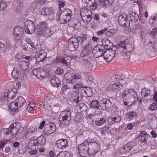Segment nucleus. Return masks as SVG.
<instances>
[{"mask_svg": "<svg viewBox=\"0 0 157 157\" xmlns=\"http://www.w3.org/2000/svg\"><path fill=\"white\" fill-rule=\"evenodd\" d=\"M87 35L83 34L82 37L78 36L76 38L78 42L80 44L82 47L85 46L82 49L80 55L82 57L87 56L90 52L92 50L91 46V41L87 37Z\"/></svg>", "mask_w": 157, "mask_h": 157, "instance_id": "nucleus-1", "label": "nucleus"}, {"mask_svg": "<svg viewBox=\"0 0 157 157\" xmlns=\"http://www.w3.org/2000/svg\"><path fill=\"white\" fill-rule=\"evenodd\" d=\"M137 96L136 91L133 89H127L122 95L123 101L124 105L130 106Z\"/></svg>", "mask_w": 157, "mask_h": 157, "instance_id": "nucleus-2", "label": "nucleus"}, {"mask_svg": "<svg viewBox=\"0 0 157 157\" xmlns=\"http://www.w3.org/2000/svg\"><path fill=\"white\" fill-rule=\"evenodd\" d=\"M71 112L69 111L64 110L61 113L59 117L60 126H67L69 124L71 120Z\"/></svg>", "mask_w": 157, "mask_h": 157, "instance_id": "nucleus-3", "label": "nucleus"}, {"mask_svg": "<svg viewBox=\"0 0 157 157\" xmlns=\"http://www.w3.org/2000/svg\"><path fill=\"white\" fill-rule=\"evenodd\" d=\"M72 12L69 9H65L63 11V14L59 18V21L61 24H65L69 21L71 18Z\"/></svg>", "mask_w": 157, "mask_h": 157, "instance_id": "nucleus-4", "label": "nucleus"}, {"mask_svg": "<svg viewBox=\"0 0 157 157\" xmlns=\"http://www.w3.org/2000/svg\"><path fill=\"white\" fill-rule=\"evenodd\" d=\"M25 102V100L21 96L18 97L15 102H12L10 105V108L11 111H14L16 108H19L23 105Z\"/></svg>", "mask_w": 157, "mask_h": 157, "instance_id": "nucleus-5", "label": "nucleus"}, {"mask_svg": "<svg viewBox=\"0 0 157 157\" xmlns=\"http://www.w3.org/2000/svg\"><path fill=\"white\" fill-rule=\"evenodd\" d=\"M24 25L25 31L26 33L31 35L34 33L35 27V24L33 21L28 20L25 22Z\"/></svg>", "mask_w": 157, "mask_h": 157, "instance_id": "nucleus-6", "label": "nucleus"}, {"mask_svg": "<svg viewBox=\"0 0 157 157\" xmlns=\"http://www.w3.org/2000/svg\"><path fill=\"white\" fill-rule=\"evenodd\" d=\"M90 146L86 144L85 142L79 145L78 146V150L80 155H90Z\"/></svg>", "mask_w": 157, "mask_h": 157, "instance_id": "nucleus-7", "label": "nucleus"}, {"mask_svg": "<svg viewBox=\"0 0 157 157\" xmlns=\"http://www.w3.org/2000/svg\"><path fill=\"white\" fill-rule=\"evenodd\" d=\"M116 53V51L112 49L106 50L104 51L103 56L107 62H109L113 60Z\"/></svg>", "mask_w": 157, "mask_h": 157, "instance_id": "nucleus-8", "label": "nucleus"}, {"mask_svg": "<svg viewBox=\"0 0 157 157\" xmlns=\"http://www.w3.org/2000/svg\"><path fill=\"white\" fill-rule=\"evenodd\" d=\"M79 46L76 38L73 37L69 39V43L68 48L69 50L71 52L76 50Z\"/></svg>", "mask_w": 157, "mask_h": 157, "instance_id": "nucleus-9", "label": "nucleus"}, {"mask_svg": "<svg viewBox=\"0 0 157 157\" xmlns=\"http://www.w3.org/2000/svg\"><path fill=\"white\" fill-rule=\"evenodd\" d=\"M101 108L102 110L109 109L112 107V102L109 99L103 98L100 101Z\"/></svg>", "mask_w": 157, "mask_h": 157, "instance_id": "nucleus-10", "label": "nucleus"}, {"mask_svg": "<svg viewBox=\"0 0 157 157\" xmlns=\"http://www.w3.org/2000/svg\"><path fill=\"white\" fill-rule=\"evenodd\" d=\"M118 20L119 24L123 27H128L130 25V21L128 19L126 14H123L119 15L118 17Z\"/></svg>", "mask_w": 157, "mask_h": 157, "instance_id": "nucleus-11", "label": "nucleus"}, {"mask_svg": "<svg viewBox=\"0 0 157 157\" xmlns=\"http://www.w3.org/2000/svg\"><path fill=\"white\" fill-rule=\"evenodd\" d=\"M104 47L101 45H97L94 48L93 52L94 56L96 58L101 56L104 52Z\"/></svg>", "mask_w": 157, "mask_h": 157, "instance_id": "nucleus-12", "label": "nucleus"}, {"mask_svg": "<svg viewBox=\"0 0 157 157\" xmlns=\"http://www.w3.org/2000/svg\"><path fill=\"white\" fill-rule=\"evenodd\" d=\"M150 93V91L147 88H144L142 90L141 96L143 101H147L151 99L152 96Z\"/></svg>", "mask_w": 157, "mask_h": 157, "instance_id": "nucleus-13", "label": "nucleus"}, {"mask_svg": "<svg viewBox=\"0 0 157 157\" xmlns=\"http://www.w3.org/2000/svg\"><path fill=\"white\" fill-rule=\"evenodd\" d=\"M40 13L43 15H46L48 17H53L54 16V11L51 7H44L40 10Z\"/></svg>", "mask_w": 157, "mask_h": 157, "instance_id": "nucleus-14", "label": "nucleus"}, {"mask_svg": "<svg viewBox=\"0 0 157 157\" xmlns=\"http://www.w3.org/2000/svg\"><path fill=\"white\" fill-rule=\"evenodd\" d=\"M19 130V129L15 127L13 124H11L8 128L4 129V132L6 135L10 134L11 135L9 136H11L16 135L17 132H18Z\"/></svg>", "mask_w": 157, "mask_h": 157, "instance_id": "nucleus-15", "label": "nucleus"}, {"mask_svg": "<svg viewBox=\"0 0 157 157\" xmlns=\"http://www.w3.org/2000/svg\"><path fill=\"white\" fill-rule=\"evenodd\" d=\"M88 96V95H87ZM88 100L86 102L88 104L89 103V105L90 108L94 109H96L100 110L101 108L100 103L96 100H92L91 98H90V97H88Z\"/></svg>", "mask_w": 157, "mask_h": 157, "instance_id": "nucleus-16", "label": "nucleus"}, {"mask_svg": "<svg viewBox=\"0 0 157 157\" xmlns=\"http://www.w3.org/2000/svg\"><path fill=\"white\" fill-rule=\"evenodd\" d=\"M48 23L47 21L40 22L37 26L36 30L37 35H40L43 33L42 32L44 30L47 28Z\"/></svg>", "mask_w": 157, "mask_h": 157, "instance_id": "nucleus-17", "label": "nucleus"}, {"mask_svg": "<svg viewBox=\"0 0 157 157\" xmlns=\"http://www.w3.org/2000/svg\"><path fill=\"white\" fill-rule=\"evenodd\" d=\"M90 155L92 156H94L100 150L98 144L96 142L92 143L90 145Z\"/></svg>", "mask_w": 157, "mask_h": 157, "instance_id": "nucleus-18", "label": "nucleus"}, {"mask_svg": "<svg viewBox=\"0 0 157 157\" xmlns=\"http://www.w3.org/2000/svg\"><path fill=\"white\" fill-rule=\"evenodd\" d=\"M47 128L44 130V133L46 134H50L55 131L56 127L55 124L49 123L46 124Z\"/></svg>", "mask_w": 157, "mask_h": 157, "instance_id": "nucleus-19", "label": "nucleus"}, {"mask_svg": "<svg viewBox=\"0 0 157 157\" xmlns=\"http://www.w3.org/2000/svg\"><path fill=\"white\" fill-rule=\"evenodd\" d=\"M55 61L57 63H61L63 65L68 66L70 61L68 57H66L63 58L59 57L56 58Z\"/></svg>", "mask_w": 157, "mask_h": 157, "instance_id": "nucleus-20", "label": "nucleus"}, {"mask_svg": "<svg viewBox=\"0 0 157 157\" xmlns=\"http://www.w3.org/2000/svg\"><path fill=\"white\" fill-rule=\"evenodd\" d=\"M58 147L61 149H63L68 146L67 140L63 139H61L57 140L56 142Z\"/></svg>", "mask_w": 157, "mask_h": 157, "instance_id": "nucleus-21", "label": "nucleus"}, {"mask_svg": "<svg viewBox=\"0 0 157 157\" xmlns=\"http://www.w3.org/2000/svg\"><path fill=\"white\" fill-rule=\"evenodd\" d=\"M79 92L77 91H75L72 92L71 96V100L78 104L80 101L79 98Z\"/></svg>", "mask_w": 157, "mask_h": 157, "instance_id": "nucleus-22", "label": "nucleus"}, {"mask_svg": "<svg viewBox=\"0 0 157 157\" xmlns=\"http://www.w3.org/2000/svg\"><path fill=\"white\" fill-rule=\"evenodd\" d=\"M122 87L121 85L117 84L116 83L110 85L107 88V90L109 91H118L120 90L121 87Z\"/></svg>", "mask_w": 157, "mask_h": 157, "instance_id": "nucleus-23", "label": "nucleus"}, {"mask_svg": "<svg viewBox=\"0 0 157 157\" xmlns=\"http://www.w3.org/2000/svg\"><path fill=\"white\" fill-rule=\"evenodd\" d=\"M44 52V51H42V53L40 52L36 53V60L37 62H43L44 60L46 58V54Z\"/></svg>", "mask_w": 157, "mask_h": 157, "instance_id": "nucleus-24", "label": "nucleus"}, {"mask_svg": "<svg viewBox=\"0 0 157 157\" xmlns=\"http://www.w3.org/2000/svg\"><path fill=\"white\" fill-rule=\"evenodd\" d=\"M16 93L13 90L7 91L5 94L4 96L5 99H6L8 101L12 100L15 97Z\"/></svg>", "mask_w": 157, "mask_h": 157, "instance_id": "nucleus-25", "label": "nucleus"}, {"mask_svg": "<svg viewBox=\"0 0 157 157\" xmlns=\"http://www.w3.org/2000/svg\"><path fill=\"white\" fill-rule=\"evenodd\" d=\"M15 59L16 61H22V59H25L28 62L30 61L32 59L30 56H27L25 55H23L22 54H17L15 56Z\"/></svg>", "mask_w": 157, "mask_h": 157, "instance_id": "nucleus-26", "label": "nucleus"}, {"mask_svg": "<svg viewBox=\"0 0 157 157\" xmlns=\"http://www.w3.org/2000/svg\"><path fill=\"white\" fill-rule=\"evenodd\" d=\"M129 18L132 22L134 23H136L139 20V15L136 12H132L129 14Z\"/></svg>", "mask_w": 157, "mask_h": 157, "instance_id": "nucleus-27", "label": "nucleus"}, {"mask_svg": "<svg viewBox=\"0 0 157 157\" xmlns=\"http://www.w3.org/2000/svg\"><path fill=\"white\" fill-rule=\"evenodd\" d=\"M51 83L52 86L58 87L61 85V81L58 78L55 77H53L51 80Z\"/></svg>", "mask_w": 157, "mask_h": 157, "instance_id": "nucleus-28", "label": "nucleus"}, {"mask_svg": "<svg viewBox=\"0 0 157 157\" xmlns=\"http://www.w3.org/2000/svg\"><path fill=\"white\" fill-rule=\"evenodd\" d=\"M64 78L66 80V83L74 84L73 74L70 73H66L64 75Z\"/></svg>", "mask_w": 157, "mask_h": 157, "instance_id": "nucleus-29", "label": "nucleus"}, {"mask_svg": "<svg viewBox=\"0 0 157 157\" xmlns=\"http://www.w3.org/2000/svg\"><path fill=\"white\" fill-rule=\"evenodd\" d=\"M20 68L23 71H26L29 67V63L28 62H26L24 61H19L18 63Z\"/></svg>", "mask_w": 157, "mask_h": 157, "instance_id": "nucleus-30", "label": "nucleus"}, {"mask_svg": "<svg viewBox=\"0 0 157 157\" xmlns=\"http://www.w3.org/2000/svg\"><path fill=\"white\" fill-rule=\"evenodd\" d=\"M93 122L94 124L97 126H100L106 123V119L104 117L100 118L98 120H94Z\"/></svg>", "mask_w": 157, "mask_h": 157, "instance_id": "nucleus-31", "label": "nucleus"}, {"mask_svg": "<svg viewBox=\"0 0 157 157\" xmlns=\"http://www.w3.org/2000/svg\"><path fill=\"white\" fill-rule=\"evenodd\" d=\"M42 32H43V33H42L41 34L37 35L39 36L43 35L46 37H49L54 33L52 31H51V28L49 29L47 28Z\"/></svg>", "mask_w": 157, "mask_h": 157, "instance_id": "nucleus-32", "label": "nucleus"}, {"mask_svg": "<svg viewBox=\"0 0 157 157\" xmlns=\"http://www.w3.org/2000/svg\"><path fill=\"white\" fill-rule=\"evenodd\" d=\"M41 70L40 69H34L33 71V73L34 75L37 78L39 79L43 78L44 77L41 74L42 73H43V71H41Z\"/></svg>", "mask_w": 157, "mask_h": 157, "instance_id": "nucleus-33", "label": "nucleus"}, {"mask_svg": "<svg viewBox=\"0 0 157 157\" xmlns=\"http://www.w3.org/2000/svg\"><path fill=\"white\" fill-rule=\"evenodd\" d=\"M9 45V43L7 41L3 40V42H0V50L3 52H5L7 48Z\"/></svg>", "mask_w": 157, "mask_h": 157, "instance_id": "nucleus-34", "label": "nucleus"}, {"mask_svg": "<svg viewBox=\"0 0 157 157\" xmlns=\"http://www.w3.org/2000/svg\"><path fill=\"white\" fill-rule=\"evenodd\" d=\"M24 29L21 26H18L15 27L14 30V35H23Z\"/></svg>", "mask_w": 157, "mask_h": 157, "instance_id": "nucleus-35", "label": "nucleus"}, {"mask_svg": "<svg viewBox=\"0 0 157 157\" xmlns=\"http://www.w3.org/2000/svg\"><path fill=\"white\" fill-rule=\"evenodd\" d=\"M102 46L108 47L109 46L110 47L112 45V44L108 39L107 38H104L102 39L101 41Z\"/></svg>", "mask_w": 157, "mask_h": 157, "instance_id": "nucleus-36", "label": "nucleus"}, {"mask_svg": "<svg viewBox=\"0 0 157 157\" xmlns=\"http://www.w3.org/2000/svg\"><path fill=\"white\" fill-rule=\"evenodd\" d=\"M82 73H83V75H85V78L88 82H92L93 81L94 78L90 73L85 72Z\"/></svg>", "mask_w": 157, "mask_h": 157, "instance_id": "nucleus-37", "label": "nucleus"}, {"mask_svg": "<svg viewBox=\"0 0 157 157\" xmlns=\"http://www.w3.org/2000/svg\"><path fill=\"white\" fill-rule=\"evenodd\" d=\"M134 48V46L133 44L128 42L124 50H126L129 53L133 52Z\"/></svg>", "mask_w": 157, "mask_h": 157, "instance_id": "nucleus-38", "label": "nucleus"}, {"mask_svg": "<svg viewBox=\"0 0 157 157\" xmlns=\"http://www.w3.org/2000/svg\"><path fill=\"white\" fill-rule=\"evenodd\" d=\"M89 11H90L91 14H92L90 10H89ZM92 17L91 14H89L85 16H83L82 19L85 23L88 24L91 21Z\"/></svg>", "mask_w": 157, "mask_h": 157, "instance_id": "nucleus-39", "label": "nucleus"}, {"mask_svg": "<svg viewBox=\"0 0 157 157\" xmlns=\"http://www.w3.org/2000/svg\"><path fill=\"white\" fill-rule=\"evenodd\" d=\"M73 77L74 84L77 83L76 81L81 79L80 75L78 73H76L74 75H73Z\"/></svg>", "mask_w": 157, "mask_h": 157, "instance_id": "nucleus-40", "label": "nucleus"}, {"mask_svg": "<svg viewBox=\"0 0 157 157\" xmlns=\"http://www.w3.org/2000/svg\"><path fill=\"white\" fill-rule=\"evenodd\" d=\"M83 60L84 62L85 66L87 68H93V64L91 63L87 59L84 58Z\"/></svg>", "mask_w": 157, "mask_h": 157, "instance_id": "nucleus-41", "label": "nucleus"}, {"mask_svg": "<svg viewBox=\"0 0 157 157\" xmlns=\"http://www.w3.org/2000/svg\"><path fill=\"white\" fill-rule=\"evenodd\" d=\"M116 32V30L115 29H111L107 31L105 33L107 36H111L114 35Z\"/></svg>", "mask_w": 157, "mask_h": 157, "instance_id": "nucleus-42", "label": "nucleus"}, {"mask_svg": "<svg viewBox=\"0 0 157 157\" xmlns=\"http://www.w3.org/2000/svg\"><path fill=\"white\" fill-rule=\"evenodd\" d=\"M133 147L132 145H131V143H128L126 144L123 147L122 149L126 151H129Z\"/></svg>", "mask_w": 157, "mask_h": 157, "instance_id": "nucleus-43", "label": "nucleus"}, {"mask_svg": "<svg viewBox=\"0 0 157 157\" xmlns=\"http://www.w3.org/2000/svg\"><path fill=\"white\" fill-rule=\"evenodd\" d=\"M136 115V113L135 112H129L127 114L128 118L130 120H132Z\"/></svg>", "mask_w": 157, "mask_h": 157, "instance_id": "nucleus-44", "label": "nucleus"}, {"mask_svg": "<svg viewBox=\"0 0 157 157\" xmlns=\"http://www.w3.org/2000/svg\"><path fill=\"white\" fill-rule=\"evenodd\" d=\"M128 42V41L126 40L122 41L118 44V46L124 50Z\"/></svg>", "mask_w": 157, "mask_h": 157, "instance_id": "nucleus-45", "label": "nucleus"}, {"mask_svg": "<svg viewBox=\"0 0 157 157\" xmlns=\"http://www.w3.org/2000/svg\"><path fill=\"white\" fill-rule=\"evenodd\" d=\"M12 77L14 78H17L19 76V74L16 70H13L11 73Z\"/></svg>", "mask_w": 157, "mask_h": 157, "instance_id": "nucleus-46", "label": "nucleus"}, {"mask_svg": "<svg viewBox=\"0 0 157 157\" xmlns=\"http://www.w3.org/2000/svg\"><path fill=\"white\" fill-rule=\"evenodd\" d=\"M68 155L67 152H61L58 154L57 157H68Z\"/></svg>", "mask_w": 157, "mask_h": 157, "instance_id": "nucleus-47", "label": "nucleus"}, {"mask_svg": "<svg viewBox=\"0 0 157 157\" xmlns=\"http://www.w3.org/2000/svg\"><path fill=\"white\" fill-rule=\"evenodd\" d=\"M38 139V145L40 144L41 146H44L46 143L45 138H37Z\"/></svg>", "mask_w": 157, "mask_h": 157, "instance_id": "nucleus-48", "label": "nucleus"}, {"mask_svg": "<svg viewBox=\"0 0 157 157\" xmlns=\"http://www.w3.org/2000/svg\"><path fill=\"white\" fill-rule=\"evenodd\" d=\"M151 111L155 110L157 109V102H155L150 105L149 108Z\"/></svg>", "mask_w": 157, "mask_h": 157, "instance_id": "nucleus-49", "label": "nucleus"}, {"mask_svg": "<svg viewBox=\"0 0 157 157\" xmlns=\"http://www.w3.org/2000/svg\"><path fill=\"white\" fill-rule=\"evenodd\" d=\"M6 2L4 1H0V10H3L6 7Z\"/></svg>", "mask_w": 157, "mask_h": 157, "instance_id": "nucleus-50", "label": "nucleus"}, {"mask_svg": "<svg viewBox=\"0 0 157 157\" xmlns=\"http://www.w3.org/2000/svg\"><path fill=\"white\" fill-rule=\"evenodd\" d=\"M66 136L67 137H72L74 135V133L71 130H68L65 132Z\"/></svg>", "mask_w": 157, "mask_h": 157, "instance_id": "nucleus-51", "label": "nucleus"}, {"mask_svg": "<svg viewBox=\"0 0 157 157\" xmlns=\"http://www.w3.org/2000/svg\"><path fill=\"white\" fill-rule=\"evenodd\" d=\"M98 6L101 7H103L106 5L105 1V0H98Z\"/></svg>", "mask_w": 157, "mask_h": 157, "instance_id": "nucleus-52", "label": "nucleus"}, {"mask_svg": "<svg viewBox=\"0 0 157 157\" xmlns=\"http://www.w3.org/2000/svg\"><path fill=\"white\" fill-rule=\"evenodd\" d=\"M25 41L27 43L29 44L32 48H34L35 45L33 42L31 41L30 39L29 38H26L25 39Z\"/></svg>", "mask_w": 157, "mask_h": 157, "instance_id": "nucleus-53", "label": "nucleus"}, {"mask_svg": "<svg viewBox=\"0 0 157 157\" xmlns=\"http://www.w3.org/2000/svg\"><path fill=\"white\" fill-rule=\"evenodd\" d=\"M114 123H119L121 120V118L120 117L117 116L113 118Z\"/></svg>", "mask_w": 157, "mask_h": 157, "instance_id": "nucleus-54", "label": "nucleus"}, {"mask_svg": "<svg viewBox=\"0 0 157 157\" xmlns=\"http://www.w3.org/2000/svg\"><path fill=\"white\" fill-rule=\"evenodd\" d=\"M82 84L81 82H79L77 84L75 85L73 87V89H78L82 87Z\"/></svg>", "mask_w": 157, "mask_h": 157, "instance_id": "nucleus-55", "label": "nucleus"}, {"mask_svg": "<svg viewBox=\"0 0 157 157\" xmlns=\"http://www.w3.org/2000/svg\"><path fill=\"white\" fill-rule=\"evenodd\" d=\"M63 72V69L60 67L57 68L56 71V73L57 74L60 75Z\"/></svg>", "mask_w": 157, "mask_h": 157, "instance_id": "nucleus-56", "label": "nucleus"}, {"mask_svg": "<svg viewBox=\"0 0 157 157\" xmlns=\"http://www.w3.org/2000/svg\"><path fill=\"white\" fill-rule=\"evenodd\" d=\"M35 130V128L33 127H30L27 130L26 133L27 134L33 133Z\"/></svg>", "mask_w": 157, "mask_h": 157, "instance_id": "nucleus-57", "label": "nucleus"}, {"mask_svg": "<svg viewBox=\"0 0 157 157\" xmlns=\"http://www.w3.org/2000/svg\"><path fill=\"white\" fill-rule=\"evenodd\" d=\"M107 121L109 124L110 125H112L114 124V122L113 118H109L107 119Z\"/></svg>", "mask_w": 157, "mask_h": 157, "instance_id": "nucleus-58", "label": "nucleus"}, {"mask_svg": "<svg viewBox=\"0 0 157 157\" xmlns=\"http://www.w3.org/2000/svg\"><path fill=\"white\" fill-rule=\"evenodd\" d=\"M90 6L92 7V9L93 10L96 9L97 7V4L96 2L94 1V2L92 3Z\"/></svg>", "mask_w": 157, "mask_h": 157, "instance_id": "nucleus-59", "label": "nucleus"}, {"mask_svg": "<svg viewBox=\"0 0 157 157\" xmlns=\"http://www.w3.org/2000/svg\"><path fill=\"white\" fill-rule=\"evenodd\" d=\"M156 34H157V28H155L151 30V36H154Z\"/></svg>", "mask_w": 157, "mask_h": 157, "instance_id": "nucleus-60", "label": "nucleus"}, {"mask_svg": "<svg viewBox=\"0 0 157 157\" xmlns=\"http://www.w3.org/2000/svg\"><path fill=\"white\" fill-rule=\"evenodd\" d=\"M85 142H86V144L87 145H88V146L90 144H91V143L93 142L92 140H90V138H88L86 141Z\"/></svg>", "mask_w": 157, "mask_h": 157, "instance_id": "nucleus-61", "label": "nucleus"}, {"mask_svg": "<svg viewBox=\"0 0 157 157\" xmlns=\"http://www.w3.org/2000/svg\"><path fill=\"white\" fill-rule=\"evenodd\" d=\"M107 30V28H105L99 31L98 32V34L99 35H101L104 33Z\"/></svg>", "mask_w": 157, "mask_h": 157, "instance_id": "nucleus-62", "label": "nucleus"}, {"mask_svg": "<svg viewBox=\"0 0 157 157\" xmlns=\"http://www.w3.org/2000/svg\"><path fill=\"white\" fill-rule=\"evenodd\" d=\"M140 133L139 137H142L143 136L145 137L144 136H146L147 135V133L145 131H140Z\"/></svg>", "mask_w": 157, "mask_h": 157, "instance_id": "nucleus-63", "label": "nucleus"}, {"mask_svg": "<svg viewBox=\"0 0 157 157\" xmlns=\"http://www.w3.org/2000/svg\"><path fill=\"white\" fill-rule=\"evenodd\" d=\"M152 48L154 51H156L157 50V43L153 42L152 44Z\"/></svg>", "mask_w": 157, "mask_h": 157, "instance_id": "nucleus-64", "label": "nucleus"}]
</instances>
